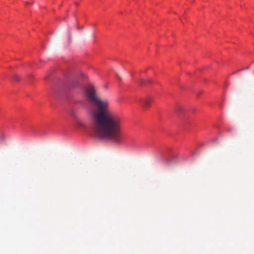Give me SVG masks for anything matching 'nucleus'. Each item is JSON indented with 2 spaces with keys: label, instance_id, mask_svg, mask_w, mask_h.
Returning <instances> with one entry per match:
<instances>
[{
  "label": "nucleus",
  "instance_id": "8",
  "mask_svg": "<svg viewBox=\"0 0 254 254\" xmlns=\"http://www.w3.org/2000/svg\"><path fill=\"white\" fill-rule=\"evenodd\" d=\"M117 77L118 78V79H120V77L118 75H117Z\"/></svg>",
  "mask_w": 254,
  "mask_h": 254
},
{
  "label": "nucleus",
  "instance_id": "2",
  "mask_svg": "<svg viewBox=\"0 0 254 254\" xmlns=\"http://www.w3.org/2000/svg\"><path fill=\"white\" fill-rule=\"evenodd\" d=\"M152 101V99L151 97H146L144 98V99L141 100L140 103H141V105L144 108H147L150 106Z\"/></svg>",
  "mask_w": 254,
  "mask_h": 254
},
{
  "label": "nucleus",
  "instance_id": "10",
  "mask_svg": "<svg viewBox=\"0 0 254 254\" xmlns=\"http://www.w3.org/2000/svg\"><path fill=\"white\" fill-rule=\"evenodd\" d=\"M69 38H71V35H70V34L69 33Z\"/></svg>",
  "mask_w": 254,
  "mask_h": 254
},
{
  "label": "nucleus",
  "instance_id": "9",
  "mask_svg": "<svg viewBox=\"0 0 254 254\" xmlns=\"http://www.w3.org/2000/svg\"><path fill=\"white\" fill-rule=\"evenodd\" d=\"M1 136L2 137H3V134H1Z\"/></svg>",
  "mask_w": 254,
  "mask_h": 254
},
{
  "label": "nucleus",
  "instance_id": "6",
  "mask_svg": "<svg viewBox=\"0 0 254 254\" xmlns=\"http://www.w3.org/2000/svg\"><path fill=\"white\" fill-rule=\"evenodd\" d=\"M249 68H250V66H248L246 67V68H242V69H239V71H241V70H244V69H249Z\"/></svg>",
  "mask_w": 254,
  "mask_h": 254
},
{
  "label": "nucleus",
  "instance_id": "3",
  "mask_svg": "<svg viewBox=\"0 0 254 254\" xmlns=\"http://www.w3.org/2000/svg\"><path fill=\"white\" fill-rule=\"evenodd\" d=\"M75 124L76 126L81 128H85L86 127L84 122L79 119H75Z\"/></svg>",
  "mask_w": 254,
  "mask_h": 254
},
{
  "label": "nucleus",
  "instance_id": "4",
  "mask_svg": "<svg viewBox=\"0 0 254 254\" xmlns=\"http://www.w3.org/2000/svg\"><path fill=\"white\" fill-rule=\"evenodd\" d=\"M144 80L143 79H140L139 81V83L141 85H143L144 83Z\"/></svg>",
  "mask_w": 254,
  "mask_h": 254
},
{
  "label": "nucleus",
  "instance_id": "7",
  "mask_svg": "<svg viewBox=\"0 0 254 254\" xmlns=\"http://www.w3.org/2000/svg\"><path fill=\"white\" fill-rule=\"evenodd\" d=\"M72 115L73 117L75 118V115L73 113Z\"/></svg>",
  "mask_w": 254,
  "mask_h": 254
},
{
  "label": "nucleus",
  "instance_id": "5",
  "mask_svg": "<svg viewBox=\"0 0 254 254\" xmlns=\"http://www.w3.org/2000/svg\"><path fill=\"white\" fill-rule=\"evenodd\" d=\"M13 78H14V79H15L16 80H19V77L16 75H14Z\"/></svg>",
  "mask_w": 254,
  "mask_h": 254
},
{
  "label": "nucleus",
  "instance_id": "1",
  "mask_svg": "<svg viewBox=\"0 0 254 254\" xmlns=\"http://www.w3.org/2000/svg\"><path fill=\"white\" fill-rule=\"evenodd\" d=\"M85 97L91 105L87 111L91 118L95 135L100 138L109 139L116 144L122 143L123 119L111 110L110 101L102 99L92 85L86 88Z\"/></svg>",
  "mask_w": 254,
  "mask_h": 254
}]
</instances>
